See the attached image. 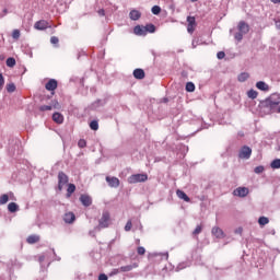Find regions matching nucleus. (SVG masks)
Instances as JSON below:
<instances>
[{"label":"nucleus","instance_id":"f257e3e1","mask_svg":"<svg viewBox=\"0 0 280 280\" xmlns=\"http://www.w3.org/2000/svg\"><path fill=\"white\" fill-rule=\"evenodd\" d=\"M148 180V174L142 173V174H133L128 177V183L130 185H135L137 183H145Z\"/></svg>","mask_w":280,"mask_h":280},{"label":"nucleus","instance_id":"f03ea898","mask_svg":"<svg viewBox=\"0 0 280 280\" xmlns=\"http://www.w3.org/2000/svg\"><path fill=\"white\" fill-rule=\"evenodd\" d=\"M100 229H108L110 226V213L108 211H104L100 221H98Z\"/></svg>","mask_w":280,"mask_h":280},{"label":"nucleus","instance_id":"7ed1b4c3","mask_svg":"<svg viewBox=\"0 0 280 280\" xmlns=\"http://www.w3.org/2000/svg\"><path fill=\"white\" fill-rule=\"evenodd\" d=\"M69 183V177L63 172H59L58 174V189L62 191V188Z\"/></svg>","mask_w":280,"mask_h":280},{"label":"nucleus","instance_id":"20e7f679","mask_svg":"<svg viewBox=\"0 0 280 280\" xmlns=\"http://www.w3.org/2000/svg\"><path fill=\"white\" fill-rule=\"evenodd\" d=\"M253 150L249 147H243L238 153L240 159H250Z\"/></svg>","mask_w":280,"mask_h":280},{"label":"nucleus","instance_id":"39448f33","mask_svg":"<svg viewBox=\"0 0 280 280\" xmlns=\"http://www.w3.org/2000/svg\"><path fill=\"white\" fill-rule=\"evenodd\" d=\"M234 196H238V198H246L248 196V188L238 187L234 190Z\"/></svg>","mask_w":280,"mask_h":280},{"label":"nucleus","instance_id":"423d86ee","mask_svg":"<svg viewBox=\"0 0 280 280\" xmlns=\"http://www.w3.org/2000/svg\"><path fill=\"white\" fill-rule=\"evenodd\" d=\"M80 202L83 205V207H91V205H93V199H91V196L89 195H81Z\"/></svg>","mask_w":280,"mask_h":280},{"label":"nucleus","instance_id":"0eeeda50","mask_svg":"<svg viewBox=\"0 0 280 280\" xmlns=\"http://www.w3.org/2000/svg\"><path fill=\"white\" fill-rule=\"evenodd\" d=\"M237 30L238 32H241L242 34H248V32L250 31V26H248V24L244 21H241L237 25Z\"/></svg>","mask_w":280,"mask_h":280},{"label":"nucleus","instance_id":"6e6552de","mask_svg":"<svg viewBox=\"0 0 280 280\" xmlns=\"http://www.w3.org/2000/svg\"><path fill=\"white\" fill-rule=\"evenodd\" d=\"M46 91H56L58 89V81L56 79H50L46 85H45Z\"/></svg>","mask_w":280,"mask_h":280},{"label":"nucleus","instance_id":"1a4fd4ad","mask_svg":"<svg viewBox=\"0 0 280 280\" xmlns=\"http://www.w3.org/2000/svg\"><path fill=\"white\" fill-rule=\"evenodd\" d=\"M269 104L271 106V108H273V106H279L280 105V94H272L269 97Z\"/></svg>","mask_w":280,"mask_h":280},{"label":"nucleus","instance_id":"9d476101","mask_svg":"<svg viewBox=\"0 0 280 280\" xmlns=\"http://www.w3.org/2000/svg\"><path fill=\"white\" fill-rule=\"evenodd\" d=\"M212 235L217 237V240H222L224 238V231L218 226H214L212 228Z\"/></svg>","mask_w":280,"mask_h":280},{"label":"nucleus","instance_id":"9b49d317","mask_svg":"<svg viewBox=\"0 0 280 280\" xmlns=\"http://www.w3.org/2000/svg\"><path fill=\"white\" fill-rule=\"evenodd\" d=\"M106 183H108L109 187H114V188L119 187V178L117 177L107 176Z\"/></svg>","mask_w":280,"mask_h":280},{"label":"nucleus","instance_id":"f8f14e48","mask_svg":"<svg viewBox=\"0 0 280 280\" xmlns=\"http://www.w3.org/2000/svg\"><path fill=\"white\" fill-rule=\"evenodd\" d=\"M63 221L67 224H73V222H75V214L73 212H67L63 217Z\"/></svg>","mask_w":280,"mask_h":280},{"label":"nucleus","instance_id":"ddd939ff","mask_svg":"<svg viewBox=\"0 0 280 280\" xmlns=\"http://www.w3.org/2000/svg\"><path fill=\"white\" fill-rule=\"evenodd\" d=\"M35 30H47L49 27V22L42 20L35 23Z\"/></svg>","mask_w":280,"mask_h":280},{"label":"nucleus","instance_id":"4468645a","mask_svg":"<svg viewBox=\"0 0 280 280\" xmlns=\"http://www.w3.org/2000/svg\"><path fill=\"white\" fill-rule=\"evenodd\" d=\"M133 34H136V36H145V26H141V25H137L133 28Z\"/></svg>","mask_w":280,"mask_h":280},{"label":"nucleus","instance_id":"2eb2a0df","mask_svg":"<svg viewBox=\"0 0 280 280\" xmlns=\"http://www.w3.org/2000/svg\"><path fill=\"white\" fill-rule=\"evenodd\" d=\"M177 198H180V200H184L185 202H190L191 199L189 198V196H187V194H185V191L178 189L176 191Z\"/></svg>","mask_w":280,"mask_h":280},{"label":"nucleus","instance_id":"dca6fc26","mask_svg":"<svg viewBox=\"0 0 280 280\" xmlns=\"http://www.w3.org/2000/svg\"><path fill=\"white\" fill-rule=\"evenodd\" d=\"M131 21H139L141 19V12L139 10H131L129 13Z\"/></svg>","mask_w":280,"mask_h":280},{"label":"nucleus","instance_id":"f3484780","mask_svg":"<svg viewBox=\"0 0 280 280\" xmlns=\"http://www.w3.org/2000/svg\"><path fill=\"white\" fill-rule=\"evenodd\" d=\"M133 77L136 78V80H143V78H145V72L143 71V69H136L133 71Z\"/></svg>","mask_w":280,"mask_h":280},{"label":"nucleus","instance_id":"a211bd4d","mask_svg":"<svg viewBox=\"0 0 280 280\" xmlns=\"http://www.w3.org/2000/svg\"><path fill=\"white\" fill-rule=\"evenodd\" d=\"M52 120L55 121V124H62V121H65V116H62V114L60 113H55L52 115Z\"/></svg>","mask_w":280,"mask_h":280},{"label":"nucleus","instance_id":"6ab92c4d","mask_svg":"<svg viewBox=\"0 0 280 280\" xmlns=\"http://www.w3.org/2000/svg\"><path fill=\"white\" fill-rule=\"evenodd\" d=\"M256 89H258L259 91H269L270 86H268L266 82L259 81L256 83Z\"/></svg>","mask_w":280,"mask_h":280},{"label":"nucleus","instance_id":"aec40b11","mask_svg":"<svg viewBox=\"0 0 280 280\" xmlns=\"http://www.w3.org/2000/svg\"><path fill=\"white\" fill-rule=\"evenodd\" d=\"M144 30L147 34H154L156 32V26H154V24H147Z\"/></svg>","mask_w":280,"mask_h":280},{"label":"nucleus","instance_id":"412c9836","mask_svg":"<svg viewBox=\"0 0 280 280\" xmlns=\"http://www.w3.org/2000/svg\"><path fill=\"white\" fill-rule=\"evenodd\" d=\"M133 268H137V265H127V266H122L119 268L120 272H130V270H132Z\"/></svg>","mask_w":280,"mask_h":280},{"label":"nucleus","instance_id":"4be33fe9","mask_svg":"<svg viewBox=\"0 0 280 280\" xmlns=\"http://www.w3.org/2000/svg\"><path fill=\"white\" fill-rule=\"evenodd\" d=\"M27 243L28 244H36V242H39L40 241V236L38 235H31L27 237Z\"/></svg>","mask_w":280,"mask_h":280},{"label":"nucleus","instance_id":"5701e85b","mask_svg":"<svg viewBox=\"0 0 280 280\" xmlns=\"http://www.w3.org/2000/svg\"><path fill=\"white\" fill-rule=\"evenodd\" d=\"M8 209L10 213H16V211H19V205L11 202L9 203Z\"/></svg>","mask_w":280,"mask_h":280},{"label":"nucleus","instance_id":"b1692460","mask_svg":"<svg viewBox=\"0 0 280 280\" xmlns=\"http://www.w3.org/2000/svg\"><path fill=\"white\" fill-rule=\"evenodd\" d=\"M249 78V74L247 72H242L241 74H238V82H246L247 79Z\"/></svg>","mask_w":280,"mask_h":280},{"label":"nucleus","instance_id":"393cba45","mask_svg":"<svg viewBox=\"0 0 280 280\" xmlns=\"http://www.w3.org/2000/svg\"><path fill=\"white\" fill-rule=\"evenodd\" d=\"M186 91L188 93H194V91H196V85L192 82L186 83Z\"/></svg>","mask_w":280,"mask_h":280},{"label":"nucleus","instance_id":"a878e982","mask_svg":"<svg viewBox=\"0 0 280 280\" xmlns=\"http://www.w3.org/2000/svg\"><path fill=\"white\" fill-rule=\"evenodd\" d=\"M270 167L272 170H280V159H276L271 162Z\"/></svg>","mask_w":280,"mask_h":280},{"label":"nucleus","instance_id":"bb28decb","mask_svg":"<svg viewBox=\"0 0 280 280\" xmlns=\"http://www.w3.org/2000/svg\"><path fill=\"white\" fill-rule=\"evenodd\" d=\"M75 191V185L74 184H69L68 189H67V196L68 198L71 197V195Z\"/></svg>","mask_w":280,"mask_h":280},{"label":"nucleus","instance_id":"cd10ccee","mask_svg":"<svg viewBox=\"0 0 280 280\" xmlns=\"http://www.w3.org/2000/svg\"><path fill=\"white\" fill-rule=\"evenodd\" d=\"M268 222H270V220H269L268 218H266V217H260V218L258 219V224H259L260 226H266V224H268Z\"/></svg>","mask_w":280,"mask_h":280},{"label":"nucleus","instance_id":"c85d7f7f","mask_svg":"<svg viewBox=\"0 0 280 280\" xmlns=\"http://www.w3.org/2000/svg\"><path fill=\"white\" fill-rule=\"evenodd\" d=\"M257 95H258V93L255 90H249L247 92V96L249 97V100H257Z\"/></svg>","mask_w":280,"mask_h":280},{"label":"nucleus","instance_id":"c756f323","mask_svg":"<svg viewBox=\"0 0 280 280\" xmlns=\"http://www.w3.org/2000/svg\"><path fill=\"white\" fill-rule=\"evenodd\" d=\"M244 33H242V31H238L234 34V38L235 40H237V43H241V40L244 38Z\"/></svg>","mask_w":280,"mask_h":280},{"label":"nucleus","instance_id":"7c9ffc66","mask_svg":"<svg viewBox=\"0 0 280 280\" xmlns=\"http://www.w3.org/2000/svg\"><path fill=\"white\" fill-rule=\"evenodd\" d=\"M90 128H91V130H98L100 129V124L97 122V120H92L90 122Z\"/></svg>","mask_w":280,"mask_h":280},{"label":"nucleus","instance_id":"2f4dec72","mask_svg":"<svg viewBox=\"0 0 280 280\" xmlns=\"http://www.w3.org/2000/svg\"><path fill=\"white\" fill-rule=\"evenodd\" d=\"M16 65V59L10 57L7 59V67H14Z\"/></svg>","mask_w":280,"mask_h":280},{"label":"nucleus","instance_id":"473e14b6","mask_svg":"<svg viewBox=\"0 0 280 280\" xmlns=\"http://www.w3.org/2000/svg\"><path fill=\"white\" fill-rule=\"evenodd\" d=\"M7 91H8V93H14V91H16V85H14V83L8 84Z\"/></svg>","mask_w":280,"mask_h":280},{"label":"nucleus","instance_id":"72a5a7b5","mask_svg":"<svg viewBox=\"0 0 280 280\" xmlns=\"http://www.w3.org/2000/svg\"><path fill=\"white\" fill-rule=\"evenodd\" d=\"M151 12H152V14H155V15L161 14V7H159V5L152 7Z\"/></svg>","mask_w":280,"mask_h":280},{"label":"nucleus","instance_id":"f704fd0d","mask_svg":"<svg viewBox=\"0 0 280 280\" xmlns=\"http://www.w3.org/2000/svg\"><path fill=\"white\" fill-rule=\"evenodd\" d=\"M12 38H14V40H19V38H21V31L14 30L12 33Z\"/></svg>","mask_w":280,"mask_h":280},{"label":"nucleus","instance_id":"c9c22d12","mask_svg":"<svg viewBox=\"0 0 280 280\" xmlns=\"http://www.w3.org/2000/svg\"><path fill=\"white\" fill-rule=\"evenodd\" d=\"M8 200H10V198L8 197V195H2L0 197V205H5L8 203Z\"/></svg>","mask_w":280,"mask_h":280},{"label":"nucleus","instance_id":"e433bc0d","mask_svg":"<svg viewBox=\"0 0 280 280\" xmlns=\"http://www.w3.org/2000/svg\"><path fill=\"white\" fill-rule=\"evenodd\" d=\"M195 30H196V24H188L187 26L188 34H194Z\"/></svg>","mask_w":280,"mask_h":280},{"label":"nucleus","instance_id":"4c0bfd02","mask_svg":"<svg viewBox=\"0 0 280 280\" xmlns=\"http://www.w3.org/2000/svg\"><path fill=\"white\" fill-rule=\"evenodd\" d=\"M200 233H202V226L197 225V228L192 232V235H200Z\"/></svg>","mask_w":280,"mask_h":280},{"label":"nucleus","instance_id":"58836bf2","mask_svg":"<svg viewBox=\"0 0 280 280\" xmlns=\"http://www.w3.org/2000/svg\"><path fill=\"white\" fill-rule=\"evenodd\" d=\"M264 170H265L264 166H256L254 172L255 174H264Z\"/></svg>","mask_w":280,"mask_h":280},{"label":"nucleus","instance_id":"ea45409f","mask_svg":"<svg viewBox=\"0 0 280 280\" xmlns=\"http://www.w3.org/2000/svg\"><path fill=\"white\" fill-rule=\"evenodd\" d=\"M187 22H188V25H196V18L188 16Z\"/></svg>","mask_w":280,"mask_h":280},{"label":"nucleus","instance_id":"a19ab883","mask_svg":"<svg viewBox=\"0 0 280 280\" xmlns=\"http://www.w3.org/2000/svg\"><path fill=\"white\" fill-rule=\"evenodd\" d=\"M51 105H42L40 107H39V110H42V112H45V110H51Z\"/></svg>","mask_w":280,"mask_h":280},{"label":"nucleus","instance_id":"79ce46f5","mask_svg":"<svg viewBox=\"0 0 280 280\" xmlns=\"http://www.w3.org/2000/svg\"><path fill=\"white\" fill-rule=\"evenodd\" d=\"M131 229H132V221H128L127 223H126V225H125V231H131Z\"/></svg>","mask_w":280,"mask_h":280},{"label":"nucleus","instance_id":"37998d69","mask_svg":"<svg viewBox=\"0 0 280 280\" xmlns=\"http://www.w3.org/2000/svg\"><path fill=\"white\" fill-rule=\"evenodd\" d=\"M78 145L79 148H86V140L84 139L79 140Z\"/></svg>","mask_w":280,"mask_h":280},{"label":"nucleus","instance_id":"c03bdc74","mask_svg":"<svg viewBox=\"0 0 280 280\" xmlns=\"http://www.w3.org/2000/svg\"><path fill=\"white\" fill-rule=\"evenodd\" d=\"M50 43H51V45H58V43H59L58 37L52 36V37L50 38Z\"/></svg>","mask_w":280,"mask_h":280},{"label":"nucleus","instance_id":"a18cd8bd","mask_svg":"<svg viewBox=\"0 0 280 280\" xmlns=\"http://www.w3.org/2000/svg\"><path fill=\"white\" fill-rule=\"evenodd\" d=\"M224 56H226V54H224V51H219V52L217 54V58H218L219 60L224 59Z\"/></svg>","mask_w":280,"mask_h":280},{"label":"nucleus","instance_id":"49530a36","mask_svg":"<svg viewBox=\"0 0 280 280\" xmlns=\"http://www.w3.org/2000/svg\"><path fill=\"white\" fill-rule=\"evenodd\" d=\"M4 84H5V80L3 79V74L0 73V89H3Z\"/></svg>","mask_w":280,"mask_h":280},{"label":"nucleus","instance_id":"de8ad7c7","mask_svg":"<svg viewBox=\"0 0 280 280\" xmlns=\"http://www.w3.org/2000/svg\"><path fill=\"white\" fill-rule=\"evenodd\" d=\"M138 255H145V247H138Z\"/></svg>","mask_w":280,"mask_h":280},{"label":"nucleus","instance_id":"09e8293b","mask_svg":"<svg viewBox=\"0 0 280 280\" xmlns=\"http://www.w3.org/2000/svg\"><path fill=\"white\" fill-rule=\"evenodd\" d=\"M98 280H108V276H106L105 273H101L98 276Z\"/></svg>","mask_w":280,"mask_h":280},{"label":"nucleus","instance_id":"8fccbe9b","mask_svg":"<svg viewBox=\"0 0 280 280\" xmlns=\"http://www.w3.org/2000/svg\"><path fill=\"white\" fill-rule=\"evenodd\" d=\"M244 230L242 229V228H237L235 231H234V233L236 234V235H242V232H243Z\"/></svg>","mask_w":280,"mask_h":280},{"label":"nucleus","instance_id":"3c124183","mask_svg":"<svg viewBox=\"0 0 280 280\" xmlns=\"http://www.w3.org/2000/svg\"><path fill=\"white\" fill-rule=\"evenodd\" d=\"M198 45H199L198 39H192V49H196Z\"/></svg>","mask_w":280,"mask_h":280},{"label":"nucleus","instance_id":"603ef678","mask_svg":"<svg viewBox=\"0 0 280 280\" xmlns=\"http://www.w3.org/2000/svg\"><path fill=\"white\" fill-rule=\"evenodd\" d=\"M106 13H105V11L103 10V9H101V10H98V15L100 16H104Z\"/></svg>","mask_w":280,"mask_h":280},{"label":"nucleus","instance_id":"864d4df0","mask_svg":"<svg viewBox=\"0 0 280 280\" xmlns=\"http://www.w3.org/2000/svg\"><path fill=\"white\" fill-rule=\"evenodd\" d=\"M276 27H277L278 30H280V20H277V21H276Z\"/></svg>","mask_w":280,"mask_h":280},{"label":"nucleus","instance_id":"5fc2aeb1","mask_svg":"<svg viewBox=\"0 0 280 280\" xmlns=\"http://www.w3.org/2000/svg\"><path fill=\"white\" fill-rule=\"evenodd\" d=\"M163 257H164V259H168V258H170V254H168V253H165V254L163 255Z\"/></svg>","mask_w":280,"mask_h":280},{"label":"nucleus","instance_id":"6e6d98bb","mask_svg":"<svg viewBox=\"0 0 280 280\" xmlns=\"http://www.w3.org/2000/svg\"><path fill=\"white\" fill-rule=\"evenodd\" d=\"M118 272H121L119 269H116L112 272V275H117Z\"/></svg>","mask_w":280,"mask_h":280},{"label":"nucleus","instance_id":"4d7b16f0","mask_svg":"<svg viewBox=\"0 0 280 280\" xmlns=\"http://www.w3.org/2000/svg\"><path fill=\"white\" fill-rule=\"evenodd\" d=\"M271 3H280V0H270Z\"/></svg>","mask_w":280,"mask_h":280},{"label":"nucleus","instance_id":"13d9d810","mask_svg":"<svg viewBox=\"0 0 280 280\" xmlns=\"http://www.w3.org/2000/svg\"><path fill=\"white\" fill-rule=\"evenodd\" d=\"M44 259H45V257H43V256L39 257V260H40V261H43Z\"/></svg>","mask_w":280,"mask_h":280},{"label":"nucleus","instance_id":"bf43d9fd","mask_svg":"<svg viewBox=\"0 0 280 280\" xmlns=\"http://www.w3.org/2000/svg\"><path fill=\"white\" fill-rule=\"evenodd\" d=\"M178 268H179V270H183V268H185V267H183L182 265H179Z\"/></svg>","mask_w":280,"mask_h":280},{"label":"nucleus","instance_id":"052dcab7","mask_svg":"<svg viewBox=\"0 0 280 280\" xmlns=\"http://www.w3.org/2000/svg\"><path fill=\"white\" fill-rule=\"evenodd\" d=\"M191 1V3H196V1H198V0H190Z\"/></svg>","mask_w":280,"mask_h":280},{"label":"nucleus","instance_id":"680f3d73","mask_svg":"<svg viewBox=\"0 0 280 280\" xmlns=\"http://www.w3.org/2000/svg\"><path fill=\"white\" fill-rule=\"evenodd\" d=\"M278 113H280V105H278Z\"/></svg>","mask_w":280,"mask_h":280}]
</instances>
